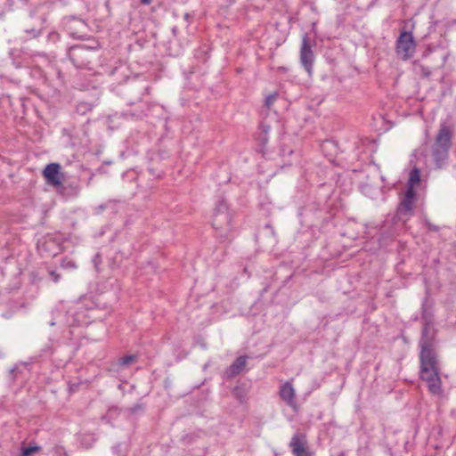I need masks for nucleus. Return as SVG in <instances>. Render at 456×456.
<instances>
[{"mask_svg":"<svg viewBox=\"0 0 456 456\" xmlns=\"http://www.w3.org/2000/svg\"><path fill=\"white\" fill-rule=\"evenodd\" d=\"M94 107V104L88 102H79L76 105V112L81 116L91 112Z\"/></svg>","mask_w":456,"mask_h":456,"instance_id":"obj_24","label":"nucleus"},{"mask_svg":"<svg viewBox=\"0 0 456 456\" xmlns=\"http://www.w3.org/2000/svg\"><path fill=\"white\" fill-rule=\"evenodd\" d=\"M418 200L417 191H411V189H405L402 193L399 194V203L396 207L395 213L391 218L388 216L384 221L381 227L384 232H387V228L389 230L390 226L401 224L404 225L406 222L415 215V208ZM390 235L395 233V229L387 231Z\"/></svg>","mask_w":456,"mask_h":456,"instance_id":"obj_3","label":"nucleus"},{"mask_svg":"<svg viewBox=\"0 0 456 456\" xmlns=\"http://www.w3.org/2000/svg\"><path fill=\"white\" fill-rule=\"evenodd\" d=\"M177 32H178V28H177V27H174V28H172V33H173V35H174V36H176Z\"/></svg>","mask_w":456,"mask_h":456,"instance_id":"obj_47","label":"nucleus"},{"mask_svg":"<svg viewBox=\"0 0 456 456\" xmlns=\"http://www.w3.org/2000/svg\"><path fill=\"white\" fill-rule=\"evenodd\" d=\"M134 109H128L120 112V117L125 119L138 120L146 116V103L142 101L135 102Z\"/></svg>","mask_w":456,"mask_h":456,"instance_id":"obj_18","label":"nucleus"},{"mask_svg":"<svg viewBox=\"0 0 456 456\" xmlns=\"http://www.w3.org/2000/svg\"><path fill=\"white\" fill-rule=\"evenodd\" d=\"M432 51H433V49L430 46L427 47L422 53V57H424V58L428 57L432 53Z\"/></svg>","mask_w":456,"mask_h":456,"instance_id":"obj_43","label":"nucleus"},{"mask_svg":"<svg viewBox=\"0 0 456 456\" xmlns=\"http://www.w3.org/2000/svg\"><path fill=\"white\" fill-rule=\"evenodd\" d=\"M268 130H269V126H266V127L264 129V132H265V133H267V132H268Z\"/></svg>","mask_w":456,"mask_h":456,"instance_id":"obj_51","label":"nucleus"},{"mask_svg":"<svg viewBox=\"0 0 456 456\" xmlns=\"http://www.w3.org/2000/svg\"><path fill=\"white\" fill-rule=\"evenodd\" d=\"M196 436L194 434H187L183 436V441L186 444H191L195 440Z\"/></svg>","mask_w":456,"mask_h":456,"instance_id":"obj_38","label":"nucleus"},{"mask_svg":"<svg viewBox=\"0 0 456 456\" xmlns=\"http://www.w3.org/2000/svg\"><path fill=\"white\" fill-rule=\"evenodd\" d=\"M77 387H78L77 384H74L69 387V389L71 392H74V391H76V389H77Z\"/></svg>","mask_w":456,"mask_h":456,"instance_id":"obj_45","label":"nucleus"},{"mask_svg":"<svg viewBox=\"0 0 456 456\" xmlns=\"http://www.w3.org/2000/svg\"><path fill=\"white\" fill-rule=\"evenodd\" d=\"M279 69H281V71H286L287 70V68L285 67H280Z\"/></svg>","mask_w":456,"mask_h":456,"instance_id":"obj_50","label":"nucleus"},{"mask_svg":"<svg viewBox=\"0 0 456 456\" xmlns=\"http://www.w3.org/2000/svg\"><path fill=\"white\" fill-rule=\"evenodd\" d=\"M140 3L143 5H149L151 4L152 0H139Z\"/></svg>","mask_w":456,"mask_h":456,"instance_id":"obj_44","label":"nucleus"},{"mask_svg":"<svg viewBox=\"0 0 456 456\" xmlns=\"http://www.w3.org/2000/svg\"><path fill=\"white\" fill-rule=\"evenodd\" d=\"M277 97H278V93L277 92H274V93L267 95L266 98H265V106L267 109H270L271 106L273 104L274 101L277 99Z\"/></svg>","mask_w":456,"mask_h":456,"instance_id":"obj_33","label":"nucleus"},{"mask_svg":"<svg viewBox=\"0 0 456 456\" xmlns=\"http://www.w3.org/2000/svg\"><path fill=\"white\" fill-rule=\"evenodd\" d=\"M416 42L412 31L402 29L395 42V53L402 60L411 59L415 52Z\"/></svg>","mask_w":456,"mask_h":456,"instance_id":"obj_8","label":"nucleus"},{"mask_svg":"<svg viewBox=\"0 0 456 456\" xmlns=\"http://www.w3.org/2000/svg\"><path fill=\"white\" fill-rule=\"evenodd\" d=\"M314 54L312 50L310 38L307 34H304L302 37V45L300 49V61L305 69L310 73L313 69Z\"/></svg>","mask_w":456,"mask_h":456,"instance_id":"obj_13","label":"nucleus"},{"mask_svg":"<svg viewBox=\"0 0 456 456\" xmlns=\"http://www.w3.org/2000/svg\"><path fill=\"white\" fill-rule=\"evenodd\" d=\"M9 57L15 68L20 69L27 66V58L23 55L21 50L17 48L11 49L9 51Z\"/></svg>","mask_w":456,"mask_h":456,"instance_id":"obj_20","label":"nucleus"},{"mask_svg":"<svg viewBox=\"0 0 456 456\" xmlns=\"http://www.w3.org/2000/svg\"><path fill=\"white\" fill-rule=\"evenodd\" d=\"M265 229H270L272 231V232H273V227L270 224H266L265 225Z\"/></svg>","mask_w":456,"mask_h":456,"instance_id":"obj_46","label":"nucleus"},{"mask_svg":"<svg viewBox=\"0 0 456 456\" xmlns=\"http://www.w3.org/2000/svg\"><path fill=\"white\" fill-rule=\"evenodd\" d=\"M56 76L57 78L60 80L61 84L62 85L64 83V75L60 69H56Z\"/></svg>","mask_w":456,"mask_h":456,"instance_id":"obj_42","label":"nucleus"},{"mask_svg":"<svg viewBox=\"0 0 456 456\" xmlns=\"http://www.w3.org/2000/svg\"><path fill=\"white\" fill-rule=\"evenodd\" d=\"M137 360L135 354H126L118 359V365L120 367H126Z\"/></svg>","mask_w":456,"mask_h":456,"instance_id":"obj_28","label":"nucleus"},{"mask_svg":"<svg viewBox=\"0 0 456 456\" xmlns=\"http://www.w3.org/2000/svg\"><path fill=\"white\" fill-rule=\"evenodd\" d=\"M37 249L42 257H53L63 250L60 234H46L37 242Z\"/></svg>","mask_w":456,"mask_h":456,"instance_id":"obj_6","label":"nucleus"},{"mask_svg":"<svg viewBox=\"0 0 456 456\" xmlns=\"http://www.w3.org/2000/svg\"><path fill=\"white\" fill-rule=\"evenodd\" d=\"M252 389V381L250 379H238L236 385L232 389V397L241 405L246 404L248 400V395Z\"/></svg>","mask_w":456,"mask_h":456,"instance_id":"obj_12","label":"nucleus"},{"mask_svg":"<svg viewBox=\"0 0 456 456\" xmlns=\"http://www.w3.org/2000/svg\"><path fill=\"white\" fill-rule=\"evenodd\" d=\"M183 17H184V20H186L187 21H189V20L191 19V15L188 12L184 13Z\"/></svg>","mask_w":456,"mask_h":456,"instance_id":"obj_48","label":"nucleus"},{"mask_svg":"<svg viewBox=\"0 0 456 456\" xmlns=\"http://www.w3.org/2000/svg\"><path fill=\"white\" fill-rule=\"evenodd\" d=\"M243 272L246 273H248L247 267L244 268Z\"/></svg>","mask_w":456,"mask_h":456,"instance_id":"obj_52","label":"nucleus"},{"mask_svg":"<svg viewBox=\"0 0 456 456\" xmlns=\"http://www.w3.org/2000/svg\"><path fill=\"white\" fill-rule=\"evenodd\" d=\"M232 214L229 205L224 199L219 200L216 203L213 211L212 226L216 232V237L220 242H231L233 239L232 234Z\"/></svg>","mask_w":456,"mask_h":456,"instance_id":"obj_4","label":"nucleus"},{"mask_svg":"<svg viewBox=\"0 0 456 456\" xmlns=\"http://www.w3.org/2000/svg\"><path fill=\"white\" fill-rule=\"evenodd\" d=\"M41 447L36 444H29L27 446H22L20 449V456H32L34 453L39 452Z\"/></svg>","mask_w":456,"mask_h":456,"instance_id":"obj_25","label":"nucleus"},{"mask_svg":"<svg viewBox=\"0 0 456 456\" xmlns=\"http://www.w3.org/2000/svg\"><path fill=\"white\" fill-rule=\"evenodd\" d=\"M49 276L54 282H58L61 279V274H59L56 271H50Z\"/></svg>","mask_w":456,"mask_h":456,"instance_id":"obj_39","label":"nucleus"},{"mask_svg":"<svg viewBox=\"0 0 456 456\" xmlns=\"http://www.w3.org/2000/svg\"><path fill=\"white\" fill-rule=\"evenodd\" d=\"M419 69H420V76L422 77L428 78L431 76V70L428 67L420 65Z\"/></svg>","mask_w":456,"mask_h":456,"instance_id":"obj_37","label":"nucleus"},{"mask_svg":"<svg viewBox=\"0 0 456 456\" xmlns=\"http://www.w3.org/2000/svg\"><path fill=\"white\" fill-rule=\"evenodd\" d=\"M61 23L69 37L82 40L86 38L88 24L84 19L76 15H69L62 18Z\"/></svg>","mask_w":456,"mask_h":456,"instance_id":"obj_7","label":"nucleus"},{"mask_svg":"<svg viewBox=\"0 0 456 456\" xmlns=\"http://www.w3.org/2000/svg\"><path fill=\"white\" fill-rule=\"evenodd\" d=\"M130 75L131 71L125 63H119L109 70V76L113 77V80L120 86H125L128 79L132 77Z\"/></svg>","mask_w":456,"mask_h":456,"instance_id":"obj_17","label":"nucleus"},{"mask_svg":"<svg viewBox=\"0 0 456 456\" xmlns=\"http://www.w3.org/2000/svg\"><path fill=\"white\" fill-rule=\"evenodd\" d=\"M29 74L33 78L37 80L42 82H45L46 80L45 71L40 67L36 66L31 68Z\"/></svg>","mask_w":456,"mask_h":456,"instance_id":"obj_26","label":"nucleus"},{"mask_svg":"<svg viewBox=\"0 0 456 456\" xmlns=\"http://www.w3.org/2000/svg\"><path fill=\"white\" fill-rule=\"evenodd\" d=\"M194 58L199 62L207 63L209 59V47L208 45L200 46L195 50Z\"/></svg>","mask_w":456,"mask_h":456,"instance_id":"obj_23","label":"nucleus"},{"mask_svg":"<svg viewBox=\"0 0 456 456\" xmlns=\"http://www.w3.org/2000/svg\"><path fill=\"white\" fill-rule=\"evenodd\" d=\"M145 410V404L142 403H137L134 405L127 409L128 413L135 414L137 412H143Z\"/></svg>","mask_w":456,"mask_h":456,"instance_id":"obj_32","label":"nucleus"},{"mask_svg":"<svg viewBox=\"0 0 456 456\" xmlns=\"http://www.w3.org/2000/svg\"><path fill=\"white\" fill-rule=\"evenodd\" d=\"M455 126L450 120H443L432 145V158L436 168L442 169L448 165L449 151L452 146Z\"/></svg>","mask_w":456,"mask_h":456,"instance_id":"obj_2","label":"nucleus"},{"mask_svg":"<svg viewBox=\"0 0 456 456\" xmlns=\"http://www.w3.org/2000/svg\"><path fill=\"white\" fill-rule=\"evenodd\" d=\"M61 167L59 163H49L43 169L42 175L47 184L57 188L61 185L63 181L64 174L61 171Z\"/></svg>","mask_w":456,"mask_h":456,"instance_id":"obj_10","label":"nucleus"},{"mask_svg":"<svg viewBox=\"0 0 456 456\" xmlns=\"http://www.w3.org/2000/svg\"><path fill=\"white\" fill-rule=\"evenodd\" d=\"M294 456H314V452L307 445L306 436L302 433H295L289 442Z\"/></svg>","mask_w":456,"mask_h":456,"instance_id":"obj_11","label":"nucleus"},{"mask_svg":"<svg viewBox=\"0 0 456 456\" xmlns=\"http://www.w3.org/2000/svg\"><path fill=\"white\" fill-rule=\"evenodd\" d=\"M109 203H103V204H100L96 207L94 208V215H101L108 207H109Z\"/></svg>","mask_w":456,"mask_h":456,"instance_id":"obj_36","label":"nucleus"},{"mask_svg":"<svg viewBox=\"0 0 456 456\" xmlns=\"http://www.w3.org/2000/svg\"><path fill=\"white\" fill-rule=\"evenodd\" d=\"M61 266L65 269H74L77 267L76 263L67 257L63 258L61 262Z\"/></svg>","mask_w":456,"mask_h":456,"instance_id":"obj_34","label":"nucleus"},{"mask_svg":"<svg viewBox=\"0 0 456 456\" xmlns=\"http://www.w3.org/2000/svg\"><path fill=\"white\" fill-rule=\"evenodd\" d=\"M421 322L422 329L419 340V378L427 383L432 395H439L442 392V380L436 350V330L434 327L433 314L427 309L425 303L421 307Z\"/></svg>","mask_w":456,"mask_h":456,"instance_id":"obj_1","label":"nucleus"},{"mask_svg":"<svg viewBox=\"0 0 456 456\" xmlns=\"http://www.w3.org/2000/svg\"><path fill=\"white\" fill-rule=\"evenodd\" d=\"M92 49L84 45H76L69 48L68 57L77 69H90Z\"/></svg>","mask_w":456,"mask_h":456,"instance_id":"obj_9","label":"nucleus"},{"mask_svg":"<svg viewBox=\"0 0 456 456\" xmlns=\"http://www.w3.org/2000/svg\"><path fill=\"white\" fill-rule=\"evenodd\" d=\"M55 453L58 456H68V453L65 452L63 447H56L55 448Z\"/></svg>","mask_w":456,"mask_h":456,"instance_id":"obj_41","label":"nucleus"},{"mask_svg":"<svg viewBox=\"0 0 456 456\" xmlns=\"http://www.w3.org/2000/svg\"><path fill=\"white\" fill-rule=\"evenodd\" d=\"M150 86L143 75L135 74L124 86V93L131 94L133 98L127 99L130 107L134 106L135 102L142 101V96L148 94Z\"/></svg>","mask_w":456,"mask_h":456,"instance_id":"obj_5","label":"nucleus"},{"mask_svg":"<svg viewBox=\"0 0 456 456\" xmlns=\"http://www.w3.org/2000/svg\"><path fill=\"white\" fill-rule=\"evenodd\" d=\"M421 181V173L420 169L417 167H414L409 174V178L406 183L405 189H411V191H416V185L419 184Z\"/></svg>","mask_w":456,"mask_h":456,"instance_id":"obj_21","label":"nucleus"},{"mask_svg":"<svg viewBox=\"0 0 456 456\" xmlns=\"http://www.w3.org/2000/svg\"><path fill=\"white\" fill-rule=\"evenodd\" d=\"M14 99L9 94H2L0 96V106L4 109L10 110V106L13 105Z\"/></svg>","mask_w":456,"mask_h":456,"instance_id":"obj_29","label":"nucleus"},{"mask_svg":"<svg viewBox=\"0 0 456 456\" xmlns=\"http://www.w3.org/2000/svg\"><path fill=\"white\" fill-rule=\"evenodd\" d=\"M338 456H346V452H339Z\"/></svg>","mask_w":456,"mask_h":456,"instance_id":"obj_49","label":"nucleus"},{"mask_svg":"<svg viewBox=\"0 0 456 456\" xmlns=\"http://www.w3.org/2000/svg\"><path fill=\"white\" fill-rule=\"evenodd\" d=\"M30 372L28 362H19L9 370L8 381L14 385L17 381H24L28 378Z\"/></svg>","mask_w":456,"mask_h":456,"instance_id":"obj_16","label":"nucleus"},{"mask_svg":"<svg viewBox=\"0 0 456 456\" xmlns=\"http://www.w3.org/2000/svg\"><path fill=\"white\" fill-rule=\"evenodd\" d=\"M58 193L62 195L65 198L71 199L76 198L80 194L81 191V184L79 179H65L61 181V185H59L56 188Z\"/></svg>","mask_w":456,"mask_h":456,"instance_id":"obj_14","label":"nucleus"},{"mask_svg":"<svg viewBox=\"0 0 456 456\" xmlns=\"http://www.w3.org/2000/svg\"><path fill=\"white\" fill-rule=\"evenodd\" d=\"M425 227L431 232H437L440 230V227L436 224H432L428 219L424 220Z\"/></svg>","mask_w":456,"mask_h":456,"instance_id":"obj_35","label":"nucleus"},{"mask_svg":"<svg viewBox=\"0 0 456 456\" xmlns=\"http://www.w3.org/2000/svg\"><path fill=\"white\" fill-rule=\"evenodd\" d=\"M279 395L289 406L296 405L295 389L290 382L287 381L281 386Z\"/></svg>","mask_w":456,"mask_h":456,"instance_id":"obj_19","label":"nucleus"},{"mask_svg":"<svg viewBox=\"0 0 456 456\" xmlns=\"http://www.w3.org/2000/svg\"><path fill=\"white\" fill-rule=\"evenodd\" d=\"M95 441H96V439L93 435H85L81 439V444L86 449H89L93 446V444Z\"/></svg>","mask_w":456,"mask_h":456,"instance_id":"obj_30","label":"nucleus"},{"mask_svg":"<svg viewBox=\"0 0 456 456\" xmlns=\"http://www.w3.org/2000/svg\"><path fill=\"white\" fill-rule=\"evenodd\" d=\"M124 257V254L121 251H117L110 259V267L112 269L118 268L123 262Z\"/></svg>","mask_w":456,"mask_h":456,"instance_id":"obj_27","label":"nucleus"},{"mask_svg":"<svg viewBox=\"0 0 456 456\" xmlns=\"http://www.w3.org/2000/svg\"><path fill=\"white\" fill-rule=\"evenodd\" d=\"M248 356V355H240L238 356L232 363L227 367L223 372V379L226 380H231L241 372L244 371L247 366Z\"/></svg>","mask_w":456,"mask_h":456,"instance_id":"obj_15","label":"nucleus"},{"mask_svg":"<svg viewBox=\"0 0 456 456\" xmlns=\"http://www.w3.org/2000/svg\"><path fill=\"white\" fill-rule=\"evenodd\" d=\"M93 263L95 268H98V265L102 263V257L100 254H96L93 258Z\"/></svg>","mask_w":456,"mask_h":456,"instance_id":"obj_40","label":"nucleus"},{"mask_svg":"<svg viewBox=\"0 0 456 456\" xmlns=\"http://www.w3.org/2000/svg\"><path fill=\"white\" fill-rule=\"evenodd\" d=\"M25 33L30 37V38H36L39 37L42 33V27L36 28H27L24 29Z\"/></svg>","mask_w":456,"mask_h":456,"instance_id":"obj_31","label":"nucleus"},{"mask_svg":"<svg viewBox=\"0 0 456 456\" xmlns=\"http://www.w3.org/2000/svg\"><path fill=\"white\" fill-rule=\"evenodd\" d=\"M25 99L24 98H15L13 101V105L10 106V114H12L15 118L25 115Z\"/></svg>","mask_w":456,"mask_h":456,"instance_id":"obj_22","label":"nucleus"}]
</instances>
